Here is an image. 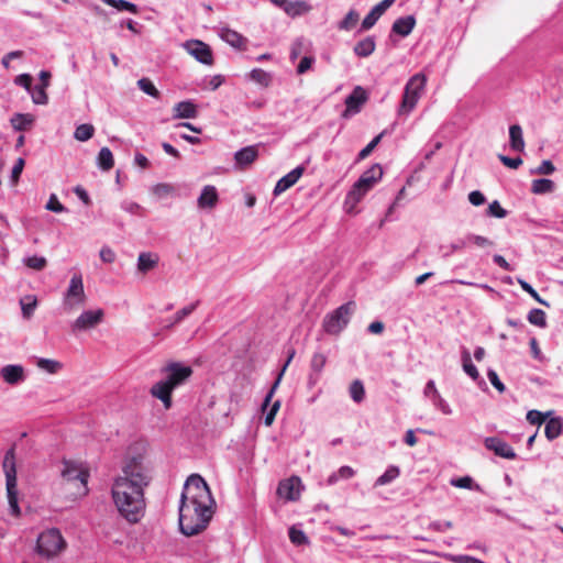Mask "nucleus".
Returning a JSON list of instances; mask_svg holds the SVG:
<instances>
[{
	"label": "nucleus",
	"instance_id": "obj_54",
	"mask_svg": "<svg viewBox=\"0 0 563 563\" xmlns=\"http://www.w3.org/2000/svg\"><path fill=\"white\" fill-rule=\"evenodd\" d=\"M518 283L520 285V287L526 291L528 292L536 301H538L539 303L541 305H544V306H549V303L543 300L539 294L537 292V290L526 280L519 278L518 279Z\"/></svg>",
	"mask_w": 563,
	"mask_h": 563
},
{
	"label": "nucleus",
	"instance_id": "obj_28",
	"mask_svg": "<svg viewBox=\"0 0 563 563\" xmlns=\"http://www.w3.org/2000/svg\"><path fill=\"white\" fill-rule=\"evenodd\" d=\"M563 429V419L561 417H553L545 422L544 434L549 441L559 438Z\"/></svg>",
	"mask_w": 563,
	"mask_h": 563
},
{
	"label": "nucleus",
	"instance_id": "obj_12",
	"mask_svg": "<svg viewBox=\"0 0 563 563\" xmlns=\"http://www.w3.org/2000/svg\"><path fill=\"white\" fill-rule=\"evenodd\" d=\"M184 48L187 53L194 56L199 63L203 65H212L213 55L210 46L199 40H189L184 43Z\"/></svg>",
	"mask_w": 563,
	"mask_h": 563
},
{
	"label": "nucleus",
	"instance_id": "obj_51",
	"mask_svg": "<svg viewBox=\"0 0 563 563\" xmlns=\"http://www.w3.org/2000/svg\"><path fill=\"white\" fill-rule=\"evenodd\" d=\"M466 242L467 243H473L475 244L476 246L478 247H492L494 246V242L483 235H478V234H474V233H468L466 235Z\"/></svg>",
	"mask_w": 563,
	"mask_h": 563
},
{
	"label": "nucleus",
	"instance_id": "obj_32",
	"mask_svg": "<svg viewBox=\"0 0 563 563\" xmlns=\"http://www.w3.org/2000/svg\"><path fill=\"white\" fill-rule=\"evenodd\" d=\"M555 190V184L549 178L534 179L531 184V191L534 195L551 194Z\"/></svg>",
	"mask_w": 563,
	"mask_h": 563
},
{
	"label": "nucleus",
	"instance_id": "obj_61",
	"mask_svg": "<svg viewBox=\"0 0 563 563\" xmlns=\"http://www.w3.org/2000/svg\"><path fill=\"white\" fill-rule=\"evenodd\" d=\"M99 255L103 263L111 264L115 261V253L107 245L101 247Z\"/></svg>",
	"mask_w": 563,
	"mask_h": 563
},
{
	"label": "nucleus",
	"instance_id": "obj_33",
	"mask_svg": "<svg viewBox=\"0 0 563 563\" xmlns=\"http://www.w3.org/2000/svg\"><path fill=\"white\" fill-rule=\"evenodd\" d=\"M249 78L262 87H268L273 79L272 74L262 68L252 69L249 74Z\"/></svg>",
	"mask_w": 563,
	"mask_h": 563
},
{
	"label": "nucleus",
	"instance_id": "obj_26",
	"mask_svg": "<svg viewBox=\"0 0 563 563\" xmlns=\"http://www.w3.org/2000/svg\"><path fill=\"white\" fill-rule=\"evenodd\" d=\"M509 143L512 151L522 152L525 150L523 133L519 124L509 126Z\"/></svg>",
	"mask_w": 563,
	"mask_h": 563
},
{
	"label": "nucleus",
	"instance_id": "obj_48",
	"mask_svg": "<svg viewBox=\"0 0 563 563\" xmlns=\"http://www.w3.org/2000/svg\"><path fill=\"white\" fill-rule=\"evenodd\" d=\"M23 262L29 268H32L35 271L44 269L47 264V261L45 257L37 256V255L29 256V257L24 258Z\"/></svg>",
	"mask_w": 563,
	"mask_h": 563
},
{
	"label": "nucleus",
	"instance_id": "obj_13",
	"mask_svg": "<svg viewBox=\"0 0 563 563\" xmlns=\"http://www.w3.org/2000/svg\"><path fill=\"white\" fill-rule=\"evenodd\" d=\"M103 310H86L71 324L73 332L86 331L95 328L103 319Z\"/></svg>",
	"mask_w": 563,
	"mask_h": 563
},
{
	"label": "nucleus",
	"instance_id": "obj_23",
	"mask_svg": "<svg viewBox=\"0 0 563 563\" xmlns=\"http://www.w3.org/2000/svg\"><path fill=\"white\" fill-rule=\"evenodd\" d=\"M198 114L196 104L190 100L180 101L174 107V119H194Z\"/></svg>",
	"mask_w": 563,
	"mask_h": 563
},
{
	"label": "nucleus",
	"instance_id": "obj_42",
	"mask_svg": "<svg viewBox=\"0 0 563 563\" xmlns=\"http://www.w3.org/2000/svg\"><path fill=\"white\" fill-rule=\"evenodd\" d=\"M528 321L537 327L544 328L547 325L545 312L541 309H531L528 313Z\"/></svg>",
	"mask_w": 563,
	"mask_h": 563
},
{
	"label": "nucleus",
	"instance_id": "obj_30",
	"mask_svg": "<svg viewBox=\"0 0 563 563\" xmlns=\"http://www.w3.org/2000/svg\"><path fill=\"white\" fill-rule=\"evenodd\" d=\"M300 479L292 477L286 482L280 483L278 492L289 500H295L299 496V490H295V486H299Z\"/></svg>",
	"mask_w": 563,
	"mask_h": 563
},
{
	"label": "nucleus",
	"instance_id": "obj_16",
	"mask_svg": "<svg viewBox=\"0 0 563 563\" xmlns=\"http://www.w3.org/2000/svg\"><path fill=\"white\" fill-rule=\"evenodd\" d=\"M395 2V0H383L372 8L362 21V30L366 31L372 29L384 12Z\"/></svg>",
	"mask_w": 563,
	"mask_h": 563
},
{
	"label": "nucleus",
	"instance_id": "obj_53",
	"mask_svg": "<svg viewBox=\"0 0 563 563\" xmlns=\"http://www.w3.org/2000/svg\"><path fill=\"white\" fill-rule=\"evenodd\" d=\"M382 137H383V133L375 136L363 150H361L360 153L357 154V161L365 159L373 152V150L378 145Z\"/></svg>",
	"mask_w": 563,
	"mask_h": 563
},
{
	"label": "nucleus",
	"instance_id": "obj_1",
	"mask_svg": "<svg viewBox=\"0 0 563 563\" xmlns=\"http://www.w3.org/2000/svg\"><path fill=\"white\" fill-rule=\"evenodd\" d=\"M151 481V468L143 455L129 456L125 460L122 473L113 479L111 497L118 512L126 521L136 523L144 516V489Z\"/></svg>",
	"mask_w": 563,
	"mask_h": 563
},
{
	"label": "nucleus",
	"instance_id": "obj_9",
	"mask_svg": "<svg viewBox=\"0 0 563 563\" xmlns=\"http://www.w3.org/2000/svg\"><path fill=\"white\" fill-rule=\"evenodd\" d=\"M86 301L82 277L80 274H74L69 285L64 292L62 308L66 313L73 312Z\"/></svg>",
	"mask_w": 563,
	"mask_h": 563
},
{
	"label": "nucleus",
	"instance_id": "obj_49",
	"mask_svg": "<svg viewBox=\"0 0 563 563\" xmlns=\"http://www.w3.org/2000/svg\"><path fill=\"white\" fill-rule=\"evenodd\" d=\"M358 13L355 10H350L344 19L339 23L340 30H351L358 21Z\"/></svg>",
	"mask_w": 563,
	"mask_h": 563
},
{
	"label": "nucleus",
	"instance_id": "obj_27",
	"mask_svg": "<svg viewBox=\"0 0 563 563\" xmlns=\"http://www.w3.org/2000/svg\"><path fill=\"white\" fill-rule=\"evenodd\" d=\"M376 47V42L374 36H366L365 38L358 41L353 51L354 54L358 57H368L373 54Z\"/></svg>",
	"mask_w": 563,
	"mask_h": 563
},
{
	"label": "nucleus",
	"instance_id": "obj_11",
	"mask_svg": "<svg viewBox=\"0 0 563 563\" xmlns=\"http://www.w3.org/2000/svg\"><path fill=\"white\" fill-rule=\"evenodd\" d=\"M367 99L368 95L366 90L361 86H355L352 92L345 98V110L342 112V118L349 119L358 113Z\"/></svg>",
	"mask_w": 563,
	"mask_h": 563
},
{
	"label": "nucleus",
	"instance_id": "obj_40",
	"mask_svg": "<svg viewBox=\"0 0 563 563\" xmlns=\"http://www.w3.org/2000/svg\"><path fill=\"white\" fill-rule=\"evenodd\" d=\"M95 128L91 124L84 123L76 128L74 137L78 141L86 142L93 135Z\"/></svg>",
	"mask_w": 563,
	"mask_h": 563
},
{
	"label": "nucleus",
	"instance_id": "obj_60",
	"mask_svg": "<svg viewBox=\"0 0 563 563\" xmlns=\"http://www.w3.org/2000/svg\"><path fill=\"white\" fill-rule=\"evenodd\" d=\"M114 8L119 11H128L133 14L139 13V9H137L136 4H134L130 1H126V0H117Z\"/></svg>",
	"mask_w": 563,
	"mask_h": 563
},
{
	"label": "nucleus",
	"instance_id": "obj_17",
	"mask_svg": "<svg viewBox=\"0 0 563 563\" xmlns=\"http://www.w3.org/2000/svg\"><path fill=\"white\" fill-rule=\"evenodd\" d=\"M303 172H305L303 166H297L296 168L290 170L288 174L283 176L277 181V184L273 190V194L275 196H278V195L283 194L284 191H286L287 189H289L290 187H292L299 180V178L302 176Z\"/></svg>",
	"mask_w": 563,
	"mask_h": 563
},
{
	"label": "nucleus",
	"instance_id": "obj_46",
	"mask_svg": "<svg viewBox=\"0 0 563 563\" xmlns=\"http://www.w3.org/2000/svg\"><path fill=\"white\" fill-rule=\"evenodd\" d=\"M288 536L291 543H294L295 545H303L309 543L306 533L301 529H297L296 527H291L289 529Z\"/></svg>",
	"mask_w": 563,
	"mask_h": 563
},
{
	"label": "nucleus",
	"instance_id": "obj_52",
	"mask_svg": "<svg viewBox=\"0 0 563 563\" xmlns=\"http://www.w3.org/2000/svg\"><path fill=\"white\" fill-rule=\"evenodd\" d=\"M507 214L508 211L500 206L498 200H494L493 202L489 203L487 209V216L503 219L506 218Z\"/></svg>",
	"mask_w": 563,
	"mask_h": 563
},
{
	"label": "nucleus",
	"instance_id": "obj_58",
	"mask_svg": "<svg viewBox=\"0 0 563 563\" xmlns=\"http://www.w3.org/2000/svg\"><path fill=\"white\" fill-rule=\"evenodd\" d=\"M33 78L30 74H21L14 78V84L23 87L27 92L31 91Z\"/></svg>",
	"mask_w": 563,
	"mask_h": 563
},
{
	"label": "nucleus",
	"instance_id": "obj_15",
	"mask_svg": "<svg viewBox=\"0 0 563 563\" xmlns=\"http://www.w3.org/2000/svg\"><path fill=\"white\" fill-rule=\"evenodd\" d=\"M260 144L249 145L234 153L235 167L244 169L249 167L258 157Z\"/></svg>",
	"mask_w": 563,
	"mask_h": 563
},
{
	"label": "nucleus",
	"instance_id": "obj_45",
	"mask_svg": "<svg viewBox=\"0 0 563 563\" xmlns=\"http://www.w3.org/2000/svg\"><path fill=\"white\" fill-rule=\"evenodd\" d=\"M551 413H552V411H548V412L543 413L539 410L532 409L527 412L526 418L530 424L541 426Z\"/></svg>",
	"mask_w": 563,
	"mask_h": 563
},
{
	"label": "nucleus",
	"instance_id": "obj_21",
	"mask_svg": "<svg viewBox=\"0 0 563 563\" xmlns=\"http://www.w3.org/2000/svg\"><path fill=\"white\" fill-rule=\"evenodd\" d=\"M220 37L225 43H228L229 45H231L232 47H234L236 49H240V51L246 49L247 38L230 27H222L220 30Z\"/></svg>",
	"mask_w": 563,
	"mask_h": 563
},
{
	"label": "nucleus",
	"instance_id": "obj_41",
	"mask_svg": "<svg viewBox=\"0 0 563 563\" xmlns=\"http://www.w3.org/2000/svg\"><path fill=\"white\" fill-rule=\"evenodd\" d=\"M46 88L47 87H44L42 85L31 87V91H29V93L31 95L32 101L35 104H46L47 103L48 97L45 91Z\"/></svg>",
	"mask_w": 563,
	"mask_h": 563
},
{
	"label": "nucleus",
	"instance_id": "obj_55",
	"mask_svg": "<svg viewBox=\"0 0 563 563\" xmlns=\"http://www.w3.org/2000/svg\"><path fill=\"white\" fill-rule=\"evenodd\" d=\"M432 404L433 406L439 409L443 415H451L452 413V409L450 407V405L446 402L445 399H443L441 397L440 394H437L435 397L432 398Z\"/></svg>",
	"mask_w": 563,
	"mask_h": 563
},
{
	"label": "nucleus",
	"instance_id": "obj_47",
	"mask_svg": "<svg viewBox=\"0 0 563 563\" xmlns=\"http://www.w3.org/2000/svg\"><path fill=\"white\" fill-rule=\"evenodd\" d=\"M139 88L146 95L158 98L159 91L148 78H141L137 80Z\"/></svg>",
	"mask_w": 563,
	"mask_h": 563
},
{
	"label": "nucleus",
	"instance_id": "obj_25",
	"mask_svg": "<svg viewBox=\"0 0 563 563\" xmlns=\"http://www.w3.org/2000/svg\"><path fill=\"white\" fill-rule=\"evenodd\" d=\"M35 122V117L32 113H14L10 123L14 131H26L29 130Z\"/></svg>",
	"mask_w": 563,
	"mask_h": 563
},
{
	"label": "nucleus",
	"instance_id": "obj_29",
	"mask_svg": "<svg viewBox=\"0 0 563 563\" xmlns=\"http://www.w3.org/2000/svg\"><path fill=\"white\" fill-rule=\"evenodd\" d=\"M158 264V256L151 252H143L137 257V269L145 274Z\"/></svg>",
	"mask_w": 563,
	"mask_h": 563
},
{
	"label": "nucleus",
	"instance_id": "obj_18",
	"mask_svg": "<svg viewBox=\"0 0 563 563\" xmlns=\"http://www.w3.org/2000/svg\"><path fill=\"white\" fill-rule=\"evenodd\" d=\"M369 191L366 187L358 185L357 181L353 184L351 189L347 191L344 199V208L347 212H352L358 202L365 197V195Z\"/></svg>",
	"mask_w": 563,
	"mask_h": 563
},
{
	"label": "nucleus",
	"instance_id": "obj_2",
	"mask_svg": "<svg viewBox=\"0 0 563 563\" xmlns=\"http://www.w3.org/2000/svg\"><path fill=\"white\" fill-rule=\"evenodd\" d=\"M212 496L206 481L190 475L185 484L179 505V528L185 536L201 532L211 519Z\"/></svg>",
	"mask_w": 563,
	"mask_h": 563
},
{
	"label": "nucleus",
	"instance_id": "obj_35",
	"mask_svg": "<svg viewBox=\"0 0 563 563\" xmlns=\"http://www.w3.org/2000/svg\"><path fill=\"white\" fill-rule=\"evenodd\" d=\"M35 364L40 369L48 374H56L63 367L60 362L44 357H36Z\"/></svg>",
	"mask_w": 563,
	"mask_h": 563
},
{
	"label": "nucleus",
	"instance_id": "obj_34",
	"mask_svg": "<svg viewBox=\"0 0 563 563\" xmlns=\"http://www.w3.org/2000/svg\"><path fill=\"white\" fill-rule=\"evenodd\" d=\"M400 475V470L396 465H389L386 471L377 477L374 486H384L394 482Z\"/></svg>",
	"mask_w": 563,
	"mask_h": 563
},
{
	"label": "nucleus",
	"instance_id": "obj_14",
	"mask_svg": "<svg viewBox=\"0 0 563 563\" xmlns=\"http://www.w3.org/2000/svg\"><path fill=\"white\" fill-rule=\"evenodd\" d=\"M485 448L493 451L496 455L507 459L515 460L517 454L515 450L506 441L497 437H488L484 441Z\"/></svg>",
	"mask_w": 563,
	"mask_h": 563
},
{
	"label": "nucleus",
	"instance_id": "obj_20",
	"mask_svg": "<svg viewBox=\"0 0 563 563\" xmlns=\"http://www.w3.org/2000/svg\"><path fill=\"white\" fill-rule=\"evenodd\" d=\"M219 201V194L214 186L207 185L202 188L197 205L200 209H213Z\"/></svg>",
	"mask_w": 563,
	"mask_h": 563
},
{
	"label": "nucleus",
	"instance_id": "obj_38",
	"mask_svg": "<svg viewBox=\"0 0 563 563\" xmlns=\"http://www.w3.org/2000/svg\"><path fill=\"white\" fill-rule=\"evenodd\" d=\"M310 10V5L306 1H289L285 7V12L288 15L296 16L303 14Z\"/></svg>",
	"mask_w": 563,
	"mask_h": 563
},
{
	"label": "nucleus",
	"instance_id": "obj_4",
	"mask_svg": "<svg viewBox=\"0 0 563 563\" xmlns=\"http://www.w3.org/2000/svg\"><path fill=\"white\" fill-rule=\"evenodd\" d=\"M2 467L5 475L7 496L10 510L12 515L18 517L21 514V509L18 503V479L14 448H11L5 452Z\"/></svg>",
	"mask_w": 563,
	"mask_h": 563
},
{
	"label": "nucleus",
	"instance_id": "obj_36",
	"mask_svg": "<svg viewBox=\"0 0 563 563\" xmlns=\"http://www.w3.org/2000/svg\"><path fill=\"white\" fill-rule=\"evenodd\" d=\"M151 192L159 199L176 196V187L169 183H158L151 188Z\"/></svg>",
	"mask_w": 563,
	"mask_h": 563
},
{
	"label": "nucleus",
	"instance_id": "obj_24",
	"mask_svg": "<svg viewBox=\"0 0 563 563\" xmlns=\"http://www.w3.org/2000/svg\"><path fill=\"white\" fill-rule=\"evenodd\" d=\"M416 25V19L413 15H406L397 19L393 26L391 31L402 37L408 36Z\"/></svg>",
	"mask_w": 563,
	"mask_h": 563
},
{
	"label": "nucleus",
	"instance_id": "obj_19",
	"mask_svg": "<svg viewBox=\"0 0 563 563\" xmlns=\"http://www.w3.org/2000/svg\"><path fill=\"white\" fill-rule=\"evenodd\" d=\"M0 375L9 385H16L25 379L24 368L19 364H9L1 368Z\"/></svg>",
	"mask_w": 563,
	"mask_h": 563
},
{
	"label": "nucleus",
	"instance_id": "obj_31",
	"mask_svg": "<svg viewBox=\"0 0 563 563\" xmlns=\"http://www.w3.org/2000/svg\"><path fill=\"white\" fill-rule=\"evenodd\" d=\"M462 367L463 371L473 379L478 380L481 378L478 369L472 362L471 353L467 349L463 347L461 352Z\"/></svg>",
	"mask_w": 563,
	"mask_h": 563
},
{
	"label": "nucleus",
	"instance_id": "obj_64",
	"mask_svg": "<svg viewBox=\"0 0 563 563\" xmlns=\"http://www.w3.org/2000/svg\"><path fill=\"white\" fill-rule=\"evenodd\" d=\"M314 62L312 56H303L297 66V73L299 75L305 74L309 70Z\"/></svg>",
	"mask_w": 563,
	"mask_h": 563
},
{
	"label": "nucleus",
	"instance_id": "obj_22",
	"mask_svg": "<svg viewBox=\"0 0 563 563\" xmlns=\"http://www.w3.org/2000/svg\"><path fill=\"white\" fill-rule=\"evenodd\" d=\"M382 176V166L379 164H374L367 170H365L356 181L358 185H362L363 187H366L371 190L378 183V180H380Z\"/></svg>",
	"mask_w": 563,
	"mask_h": 563
},
{
	"label": "nucleus",
	"instance_id": "obj_56",
	"mask_svg": "<svg viewBox=\"0 0 563 563\" xmlns=\"http://www.w3.org/2000/svg\"><path fill=\"white\" fill-rule=\"evenodd\" d=\"M45 208L48 211L56 212V213H62V212L66 211V208L59 202V200L55 194H52L49 196V199H48Z\"/></svg>",
	"mask_w": 563,
	"mask_h": 563
},
{
	"label": "nucleus",
	"instance_id": "obj_8",
	"mask_svg": "<svg viewBox=\"0 0 563 563\" xmlns=\"http://www.w3.org/2000/svg\"><path fill=\"white\" fill-rule=\"evenodd\" d=\"M295 350L294 349H290L288 351V357L285 362V364L283 365L280 372L278 373L274 384L272 385V387L269 388L268 393L266 394L265 398H264V401L262 404V411L263 413L265 415L264 417V423L269 427L272 426V423L274 422V419H275V416L276 413L278 412L279 408H280V400H275L272 405H271V401L273 399V396L274 394L276 393L280 382H282V378L288 367V365L290 364L291 360L294 358L295 356Z\"/></svg>",
	"mask_w": 563,
	"mask_h": 563
},
{
	"label": "nucleus",
	"instance_id": "obj_63",
	"mask_svg": "<svg viewBox=\"0 0 563 563\" xmlns=\"http://www.w3.org/2000/svg\"><path fill=\"white\" fill-rule=\"evenodd\" d=\"M468 201L473 206L478 207L486 202V197L484 196V194L482 191L473 190L468 194Z\"/></svg>",
	"mask_w": 563,
	"mask_h": 563
},
{
	"label": "nucleus",
	"instance_id": "obj_6",
	"mask_svg": "<svg viewBox=\"0 0 563 563\" xmlns=\"http://www.w3.org/2000/svg\"><path fill=\"white\" fill-rule=\"evenodd\" d=\"M67 543L57 528H51L41 532L36 540V552L47 559H54L62 553Z\"/></svg>",
	"mask_w": 563,
	"mask_h": 563
},
{
	"label": "nucleus",
	"instance_id": "obj_39",
	"mask_svg": "<svg viewBox=\"0 0 563 563\" xmlns=\"http://www.w3.org/2000/svg\"><path fill=\"white\" fill-rule=\"evenodd\" d=\"M349 393H350V397L352 398V400L354 402H356V404L362 402L365 398V388H364L362 380H360V379L353 380L350 385Z\"/></svg>",
	"mask_w": 563,
	"mask_h": 563
},
{
	"label": "nucleus",
	"instance_id": "obj_44",
	"mask_svg": "<svg viewBox=\"0 0 563 563\" xmlns=\"http://www.w3.org/2000/svg\"><path fill=\"white\" fill-rule=\"evenodd\" d=\"M325 364L327 356L321 352H314L310 361L311 372L321 374Z\"/></svg>",
	"mask_w": 563,
	"mask_h": 563
},
{
	"label": "nucleus",
	"instance_id": "obj_10",
	"mask_svg": "<svg viewBox=\"0 0 563 563\" xmlns=\"http://www.w3.org/2000/svg\"><path fill=\"white\" fill-rule=\"evenodd\" d=\"M60 475L64 481L69 483L78 482V493L80 495L88 494V478L89 472L82 466V464L73 461H63V468Z\"/></svg>",
	"mask_w": 563,
	"mask_h": 563
},
{
	"label": "nucleus",
	"instance_id": "obj_57",
	"mask_svg": "<svg viewBox=\"0 0 563 563\" xmlns=\"http://www.w3.org/2000/svg\"><path fill=\"white\" fill-rule=\"evenodd\" d=\"M554 172L555 166L553 165V163L549 159H544L536 169L532 170V174L551 175Z\"/></svg>",
	"mask_w": 563,
	"mask_h": 563
},
{
	"label": "nucleus",
	"instance_id": "obj_5",
	"mask_svg": "<svg viewBox=\"0 0 563 563\" xmlns=\"http://www.w3.org/2000/svg\"><path fill=\"white\" fill-rule=\"evenodd\" d=\"M427 85V77L422 73H418L409 78L407 81L401 102L398 107V115H409L416 108L419 99L421 98Z\"/></svg>",
	"mask_w": 563,
	"mask_h": 563
},
{
	"label": "nucleus",
	"instance_id": "obj_7",
	"mask_svg": "<svg viewBox=\"0 0 563 563\" xmlns=\"http://www.w3.org/2000/svg\"><path fill=\"white\" fill-rule=\"evenodd\" d=\"M355 302L347 301L325 314L322 327L328 334L336 335L349 324L355 311Z\"/></svg>",
	"mask_w": 563,
	"mask_h": 563
},
{
	"label": "nucleus",
	"instance_id": "obj_62",
	"mask_svg": "<svg viewBox=\"0 0 563 563\" xmlns=\"http://www.w3.org/2000/svg\"><path fill=\"white\" fill-rule=\"evenodd\" d=\"M24 159L23 158H18L13 168H12V172H11V180L13 184H16L21 174H22V170L24 168Z\"/></svg>",
	"mask_w": 563,
	"mask_h": 563
},
{
	"label": "nucleus",
	"instance_id": "obj_50",
	"mask_svg": "<svg viewBox=\"0 0 563 563\" xmlns=\"http://www.w3.org/2000/svg\"><path fill=\"white\" fill-rule=\"evenodd\" d=\"M451 485L464 489H479V486L474 484V481L471 476L454 478L451 481Z\"/></svg>",
	"mask_w": 563,
	"mask_h": 563
},
{
	"label": "nucleus",
	"instance_id": "obj_59",
	"mask_svg": "<svg viewBox=\"0 0 563 563\" xmlns=\"http://www.w3.org/2000/svg\"><path fill=\"white\" fill-rule=\"evenodd\" d=\"M487 377L490 384L499 391L504 393L506 389L505 384L499 379L498 374L494 369L487 371Z\"/></svg>",
	"mask_w": 563,
	"mask_h": 563
},
{
	"label": "nucleus",
	"instance_id": "obj_37",
	"mask_svg": "<svg viewBox=\"0 0 563 563\" xmlns=\"http://www.w3.org/2000/svg\"><path fill=\"white\" fill-rule=\"evenodd\" d=\"M98 166L102 170H110L114 165L112 152L109 147H101L98 154Z\"/></svg>",
	"mask_w": 563,
	"mask_h": 563
},
{
	"label": "nucleus",
	"instance_id": "obj_43",
	"mask_svg": "<svg viewBox=\"0 0 563 563\" xmlns=\"http://www.w3.org/2000/svg\"><path fill=\"white\" fill-rule=\"evenodd\" d=\"M198 306V301L195 302V303H191L189 306H186L184 308H181L180 310H178L175 316H174V319L173 321H170L166 328H170L179 322H181L186 317H188L189 314H191L195 309L197 308Z\"/></svg>",
	"mask_w": 563,
	"mask_h": 563
},
{
	"label": "nucleus",
	"instance_id": "obj_3",
	"mask_svg": "<svg viewBox=\"0 0 563 563\" xmlns=\"http://www.w3.org/2000/svg\"><path fill=\"white\" fill-rule=\"evenodd\" d=\"M192 368L181 362L172 361L161 368L163 378L150 389L154 398L159 399L166 409L172 407V394L185 385L192 375Z\"/></svg>",
	"mask_w": 563,
	"mask_h": 563
}]
</instances>
